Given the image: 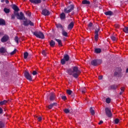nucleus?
Instances as JSON below:
<instances>
[{
  "instance_id": "nucleus-1",
  "label": "nucleus",
  "mask_w": 128,
  "mask_h": 128,
  "mask_svg": "<svg viewBox=\"0 0 128 128\" xmlns=\"http://www.w3.org/2000/svg\"><path fill=\"white\" fill-rule=\"evenodd\" d=\"M12 8L14 10V14L11 16L12 20H14L16 16L17 20H26V16H24V14L22 12L18 13V12H20V8H18L16 5L13 4Z\"/></svg>"
},
{
  "instance_id": "nucleus-2",
  "label": "nucleus",
  "mask_w": 128,
  "mask_h": 128,
  "mask_svg": "<svg viewBox=\"0 0 128 128\" xmlns=\"http://www.w3.org/2000/svg\"><path fill=\"white\" fill-rule=\"evenodd\" d=\"M67 72L70 76H72L74 78H78L80 74V70H78V67L74 66L72 68L67 70Z\"/></svg>"
},
{
  "instance_id": "nucleus-3",
  "label": "nucleus",
  "mask_w": 128,
  "mask_h": 128,
  "mask_svg": "<svg viewBox=\"0 0 128 128\" xmlns=\"http://www.w3.org/2000/svg\"><path fill=\"white\" fill-rule=\"evenodd\" d=\"M32 34L34 36H36V38H41V40H44V34L40 30L32 32Z\"/></svg>"
},
{
  "instance_id": "nucleus-4",
  "label": "nucleus",
  "mask_w": 128,
  "mask_h": 128,
  "mask_svg": "<svg viewBox=\"0 0 128 128\" xmlns=\"http://www.w3.org/2000/svg\"><path fill=\"white\" fill-rule=\"evenodd\" d=\"M74 6L70 4L64 8V12L65 14H70L72 10H74Z\"/></svg>"
},
{
  "instance_id": "nucleus-5",
  "label": "nucleus",
  "mask_w": 128,
  "mask_h": 128,
  "mask_svg": "<svg viewBox=\"0 0 128 128\" xmlns=\"http://www.w3.org/2000/svg\"><path fill=\"white\" fill-rule=\"evenodd\" d=\"M22 20H25L23 21V24L24 26H33L34 25V22H32V21H30V20H28V18H26V17L25 19Z\"/></svg>"
},
{
  "instance_id": "nucleus-6",
  "label": "nucleus",
  "mask_w": 128,
  "mask_h": 128,
  "mask_svg": "<svg viewBox=\"0 0 128 128\" xmlns=\"http://www.w3.org/2000/svg\"><path fill=\"white\" fill-rule=\"evenodd\" d=\"M102 62V60H94L91 61V64L93 66H98V64H101Z\"/></svg>"
},
{
  "instance_id": "nucleus-7",
  "label": "nucleus",
  "mask_w": 128,
  "mask_h": 128,
  "mask_svg": "<svg viewBox=\"0 0 128 128\" xmlns=\"http://www.w3.org/2000/svg\"><path fill=\"white\" fill-rule=\"evenodd\" d=\"M70 60V56L68 54H64V58L61 60V64H65L66 62H68Z\"/></svg>"
},
{
  "instance_id": "nucleus-8",
  "label": "nucleus",
  "mask_w": 128,
  "mask_h": 128,
  "mask_svg": "<svg viewBox=\"0 0 128 128\" xmlns=\"http://www.w3.org/2000/svg\"><path fill=\"white\" fill-rule=\"evenodd\" d=\"M105 112L108 118H112V110H110L108 108H105Z\"/></svg>"
},
{
  "instance_id": "nucleus-9",
  "label": "nucleus",
  "mask_w": 128,
  "mask_h": 128,
  "mask_svg": "<svg viewBox=\"0 0 128 128\" xmlns=\"http://www.w3.org/2000/svg\"><path fill=\"white\" fill-rule=\"evenodd\" d=\"M100 32V27L97 26L95 30L94 34V40L95 42H98V32Z\"/></svg>"
},
{
  "instance_id": "nucleus-10",
  "label": "nucleus",
  "mask_w": 128,
  "mask_h": 128,
  "mask_svg": "<svg viewBox=\"0 0 128 128\" xmlns=\"http://www.w3.org/2000/svg\"><path fill=\"white\" fill-rule=\"evenodd\" d=\"M24 75L25 78H26V80H30V82H32V76L28 72H25L24 73Z\"/></svg>"
},
{
  "instance_id": "nucleus-11",
  "label": "nucleus",
  "mask_w": 128,
  "mask_h": 128,
  "mask_svg": "<svg viewBox=\"0 0 128 128\" xmlns=\"http://www.w3.org/2000/svg\"><path fill=\"white\" fill-rule=\"evenodd\" d=\"M42 14L46 16H50V12L46 8H44L42 10Z\"/></svg>"
},
{
  "instance_id": "nucleus-12",
  "label": "nucleus",
  "mask_w": 128,
  "mask_h": 128,
  "mask_svg": "<svg viewBox=\"0 0 128 128\" xmlns=\"http://www.w3.org/2000/svg\"><path fill=\"white\" fill-rule=\"evenodd\" d=\"M10 38V37L8 35H5L2 36V38H1V42H6Z\"/></svg>"
},
{
  "instance_id": "nucleus-13",
  "label": "nucleus",
  "mask_w": 128,
  "mask_h": 128,
  "mask_svg": "<svg viewBox=\"0 0 128 128\" xmlns=\"http://www.w3.org/2000/svg\"><path fill=\"white\" fill-rule=\"evenodd\" d=\"M30 2L34 4H38L42 2V0H30Z\"/></svg>"
},
{
  "instance_id": "nucleus-14",
  "label": "nucleus",
  "mask_w": 128,
  "mask_h": 128,
  "mask_svg": "<svg viewBox=\"0 0 128 128\" xmlns=\"http://www.w3.org/2000/svg\"><path fill=\"white\" fill-rule=\"evenodd\" d=\"M56 100V94L54 93H50V100L51 102H53V100Z\"/></svg>"
},
{
  "instance_id": "nucleus-15",
  "label": "nucleus",
  "mask_w": 128,
  "mask_h": 128,
  "mask_svg": "<svg viewBox=\"0 0 128 128\" xmlns=\"http://www.w3.org/2000/svg\"><path fill=\"white\" fill-rule=\"evenodd\" d=\"M74 26V22H72L68 26V30H72Z\"/></svg>"
},
{
  "instance_id": "nucleus-16",
  "label": "nucleus",
  "mask_w": 128,
  "mask_h": 128,
  "mask_svg": "<svg viewBox=\"0 0 128 128\" xmlns=\"http://www.w3.org/2000/svg\"><path fill=\"white\" fill-rule=\"evenodd\" d=\"M58 104L56 102H54L52 103L51 104H50L48 106V108H49V110H52V108L54 106H56Z\"/></svg>"
},
{
  "instance_id": "nucleus-17",
  "label": "nucleus",
  "mask_w": 128,
  "mask_h": 128,
  "mask_svg": "<svg viewBox=\"0 0 128 128\" xmlns=\"http://www.w3.org/2000/svg\"><path fill=\"white\" fill-rule=\"evenodd\" d=\"M104 14H106V16H114V12L111 10L106 12Z\"/></svg>"
},
{
  "instance_id": "nucleus-18",
  "label": "nucleus",
  "mask_w": 128,
  "mask_h": 128,
  "mask_svg": "<svg viewBox=\"0 0 128 128\" xmlns=\"http://www.w3.org/2000/svg\"><path fill=\"white\" fill-rule=\"evenodd\" d=\"M55 40L57 42L58 46H62V40L60 39L55 38Z\"/></svg>"
},
{
  "instance_id": "nucleus-19",
  "label": "nucleus",
  "mask_w": 128,
  "mask_h": 128,
  "mask_svg": "<svg viewBox=\"0 0 128 128\" xmlns=\"http://www.w3.org/2000/svg\"><path fill=\"white\" fill-rule=\"evenodd\" d=\"M0 54H5V52H6V49L2 46L0 48Z\"/></svg>"
},
{
  "instance_id": "nucleus-20",
  "label": "nucleus",
  "mask_w": 128,
  "mask_h": 128,
  "mask_svg": "<svg viewBox=\"0 0 128 128\" xmlns=\"http://www.w3.org/2000/svg\"><path fill=\"white\" fill-rule=\"evenodd\" d=\"M0 26H6V20L2 18H0Z\"/></svg>"
},
{
  "instance_id": "nucleus-21",
  "label": "nucleus",
  "mask_w": 128,
  "mask_h": 128,
  "mask_svg": "<svg viewBox=\"0 0 128 128\" xmlns=\"http://www.w3.org/2000/svg\"><path fill=\"white\" fill-rule=\"evenodd\" d=\"M62 34L63 36L68 37V32H66V30H64V29H63L62 30Z\"/></svg>"
},
{
  "instance_id": "nucleus-22",
  "label": "nucleus",
  "mask_w": 128,
  "mask_h": 128,
  "mask_svg": "<svg viewBox=\"0 0 128 128\" xmlns=\"http://www.w3.org/2000/svg\"><path fill=\"white\" fill-rule=\"evenodd\" d=\"M50 45L52 48H54V46L56 45V42L54 41V40H50Z\"/></svg>"
},
{
  "instance_id": "nucleus-23",
  "label": "nucleus",
  "mask_w": 128,
  "mask_h": 128,
  "mask_svg": "<svg viewBox=\"0 0 128 128\" xmlns=\"http://www.w3.org/2000/svg\"><path fill=\"white\" fill-rule=\"evenodd\" d=\"M122 72V69L120 68L119 72H115L114 73V76H120V72Z\"/></svg>"
},
{
  "instance_id": "nucleus-24",
  "label": "nucleus",
  "mask_w": 128,
  "mask_h": 128,
  "mask_svg": "<svg viewBox=\"0 0 128 128\" xmlns=\"http://www.w3.org/2000/svg\"><path fill=\"white\" fill-rule=\"evenodd\" d=\"M60 18L62 20H64V18H66V14H64V12H62L60 14Z\"/></svg>"
},
{
  "instance_id": "nucleus-25",
  "label": "nucleus",
  "mask_w": 128,
  "mask_h": 128,
  "mask_svg": "<svg viewBox=\"0 0 128 128\" xmlns=\"http://www.w3.org/2000/svg\"><path fill=\"white\" fill-rule=\"evenodd\" d=\"M82 4H90V2L89 0H84L82 2Z\"/></svg>"
},
{
  "instance_id": "nucleus-26",
  "label": "nucleus",
  "mask_w": 128,
  "mask_h": 128,
  "mask_svg": "<svg viewBox=\"0 0 128 128\" xmlns=\"http://www.w3.org/2000/svg\"><path fill=\"white\" fill-rule=\"evenodd\" d=\"M96 54H100L102 52V49L100 48H96L94 50Z\"/></svg>"
},
{
  "instance_id": "nucleus-27",
  "label": "nucleus",
  "mask_w": 128,
  "mask_h": 128,
  "mask_svg": "<svg viewBox=\"0 0 128 128\" xmlns=\"http://www.w3.org/2000/svg\"><path fill=\"white\" fill-rule=\"evenodd\" d=\"M6 104H8V100H4L3 101L0 102V106H4Z\"/></svg>"
},
{
  "instance_id": "nucleus-28",
  "label": "nucleus",
  "mask_w": 128,
  "mask_h": 128,
  "mask_svg": "<svg viewBox=\"0 0 128 128\" xmlns=\"http://www.w3.org/2000/svg\"><path fill=\"white\" fill-rule=\"evenodd\" d=\"M110 88L111 90H116V88H118V86L114 84L110 86Z\"/></svg>"
},
{
  "instance_id": "nucleus-29",
  "label": "nucleus",
  "mask_w": 128,
  "mask_h": 128,
  "mask_svg": "<svg viewBox=\"0 0 128 128\" xmlns=\"http://www.w3.org/2000/svg\"><path fill=\"white\" fill-rule=\"evenodd\" d=\"M90 110L92 116H94L95 112H94V110L92 109V107L90 108Z\"/></svg>"
},
{
  "instance_id": "nucleus-30",
  "label": "nucleus",
  "mask_w": 128,
  "mask_h": 128,
  "mask_svg": "<svg viewBox=\"0 0 128 128\" xmlns=\"http://www.w3.org/2000/svg\"><path fill=\"white\" fill-rule=\"evenodd\" d=\"M24 58L25 60H26V58H28V52H24Z\"/></svg>"
},
{
  "instance_id": "nucleus-31",
  "label": "nucleus",
  "mask_w": 128,
  "mask_h": 128,
  "mask_svg": "<svg viewBox=\"0 0 128 128\" xmlns=\"http://www.w3.org/2000/svg\"><path fill=\"white\" fill-rule=\"evenodd\" d=\"M56 28H61V30H64V27H62V24H56Z\"/></svg>"
},
{
  "instance_id": "nucleus-32",
  "label": "nucleus",
  "mask_w": 128,
  "mask_h": 128,
  "mask_svg": "<svg viewBox=\"0 0 128 128\" xmlns=\"http://www.w3.org/2000/svg\"><path fill=\"white\" fill-rule=\"evenodd\" d=\"M123 32H125L126 34H128V27H124L123 28Z\"/></svg>"
},
{
  "instance_id": "nucleus-33",
  "label": "nucleus",
  "mask_w": 128,
  "mask_h": 128,
  "mask_svg": "<svg viewBox=\"0 0 128 128\" xmlns=\"http://www.w3.org/2000/svg\"><path fill=\"white\" fill-rule=\"evenodd\" d=\"M4 12H5L6 14H9V12H10V9L8 8H4Z\"/></svg>"
},
{
  "instance_id": "nucleus-34",
  "label": "nucleus",
  "mask_w": 128,
  "mask_h": 128,
  "mask_svg": "<svg viewBox=\"0 0 128 128\" xmlns=\"http://www.w3.org/2000/svg\"><path fill=\"white\" fill-rule=\"evenodd\" d=\"M86 88H82L80 90L82 94H86Z\"/></svg>"
},
{
  "instance_id": "nucleus-35",
  "label": "nucleus",
  "mask_w": 128,
  "mask_h": 128,
  "mask_svg": "<svg viewBox=\"0 0 128 128\" xmlns=\"http://www.w3.org/2000/svg\"><path fill=\"white\" fill-rule=\"evenodd\" d=\"M35 118H36V120H38V122H41L42 118V116H35Z\"/></svg>"
},
{
  "instance_id": "nucleus-36",
  "label": "nucleus",
  "mask_w": 128,
  "mask_h": 128,
  "mask_svg": "<svg viewBox=\"0 0 128 128\" xmlns=\"http://www.w3.org/2000/svg\"><path fill=\"white\" fill-rule=\"evenodd\" d=\"M0 128H4V124L0 121Z\"/></svg>"
},
{
  "instance_id": "nucleus-37",
  "label": "nucleus",
  "mask_w": 128,
  "mask_h": 128,
  "mask_svg": "<svg viewBox=\"0 0 128 128\" xmlns=\"http://www.w3.org/2000/svg\"><path fill=\"white\" fill-rule=\"evenodd\" d=\"M16 50H16V48H15V49L14 50V51H12V52H11L10 53V54L11 56H12L13 54H16Z\"/></svg>"
},
{
  "instance_id": "nucleus-38",
  "label": "nucleus",
  "mask_w": 128,
  "mask_h": 128,
  "mask_svg": "<svg viewBox=\"0 0 128 128\" xmlns=\"http://www.w3.org/2000/svg\"><path fill=\"white\" fill-rule=\"evenodd\" d=\"M66 92L68 94H69L70 96V94H72V90H66Z\"/></svg>"
},
{
  "instance_id": "nucleus-39",
  "label": "nucleus",
  "mask_w": 128,
  "mask_h": 128,
  "mask_svg": "<svg viewBox=\"0 0 128 128\" xmlns=\"http://www.w3.org/2000/svg\"><path fill=\"white\" fill-rule=\"evenodd\" d=\"M110 38L113 42H115L116 40V38L114 36H111Z\"/></svg>"
},
{
  "instance_id": "nucleus-40",
  "label": "nucleus",
  "mask_w": 128,
  "mask_h": 128,
  "mask_svg": "<svg viewBox=\"0 0 128 128\" xmlns=\"http://www.w3.org/2000/svg\"><path fill=\"white\" fill-rule=\"evenodd\" d=\"M64 112H65V114H70V110L68 108H65L64 110Z\"/></svg>"
},
{
  "instance_id": "nucleus-41",
  "label": "nucleus",
  "mask_w": 128,
  "mask_h": 128,
  "mask_svg": "<svg viewBox=\"0 0 128 128\" xmlns=\"http://www.w3.org/2000/svg\"><path fill=\"white\" fill-rule=\"evenodd\" d=\"M118 122H120V119L116 118L114 120V124H118Z\"/></svg>"
},
{
  "instance_id": "nucleus-42",
  "label": "nucleus",
  "mask_w": 128,
  "mask_h": 128,
  "mask_svg": "<svg viewBox=\"0 0 128 128\" xmlns=\"http://www.w3.org/2000/svg\"><path fill=\"white\" fill-rule=\"evenodd\" d=\"M14 40L16 44H18V36H16L14 38Z\"/></svg>"
},
{
  "instance_id": "nucleus-43",
  "label": "nucleus",
  "mask_w": 128,
  "mask_h": 128,
  "mask_svg": "<svg viewBox=\"0 0 128 128\" xmlns=\"http://www.w3.org/2000/svg\"><path fill=\"white\" fill-rule=\"evenodd\" d=\"M42 54L44 56H46V50H43L42 51Z\"/></svg>"
},
{
  "instance_id": "nucleus-44",
  "label": "nucleus",
  "mask_w": 128,
  "mask_h": 128,
  "mask_svg": "<svg viewBox=\"0 0 128 128\" xmlns=\"http://www.w3.org/2000/svg\"><path fill=\"white\" fill-rule=\"evenodd\" d=\"M106 104H110V98H106Z\"/></svg>"
},
{
  "instance_id": "nucleus-45",
  "label": "nucleus",
  "mask_w": 128,
  "mask_h": 128,
  "mask_svg": "<svg viewBox=\"0 0 128 128\" xmlns=\"http://www.w3.org/2000/svg\"><path fill=\"white\" fill-rule=\"evenodd\" d=\"M32 74L33 76H36V75L38 74V72H36V71L34 70V71H33V72H32Z\"/></svg>"
},
{
  "instance_id": "nucleus-46",
  "label": "nucleus",
  "mask_w": 128,
  "mask_h": 128,
  "mask_svg": "<svg viewBox=\"0 0 128 128\" xmlns=\"http://www.w3.org/2000/svg\"><path fill=\"white\" fill-rule=\"evenodd\" d=\"M88 28H92V23L90 22L88 25Z\"/></svg>"
},
{
  "instance_id": "nucleus-47",
  "label": "nucleus",
  "mask_w": 128,
  "mask_h": 128,
  "mask_svg": "<svg viewBox=\"0 0 128 128\" xmlns=\"http://www.w3.org/2000/svg\"><path fill=\"white\" fill-rule=\"evenodd\" d=\"M62 99L63 100H66V96H62Z\"/></svg>"
},
{
  "instance_id": "nucleus-48",
  "label": "nucleus",
  "mask_w": 128,
  "mask_h": 128,
  "mask_svg": "<svg viewBox=\"0 0 128 128\" xmlns=\"http://www.w3.org/2000/svg\"><path fill=\"white\" fill-rule=\"evenodd\" d=\"M121 92H124V87H122L120 88Z\"/></svg>"
},
{
  "instance_id": "nucleus-49",
  "label": "nucleus",
  "mask_w": 128,
  "mask_h": 128,
  "mask_svg": "<svg viewBox=\"0 0 128 128\" xmlns=\"http://www.w3.org/2000/svg\"><path fill=\"white\" fill-rule=\"evenodd\" d=\"M2 112H4V110L0 107V114H2Z\"/></svg>"
},
{
  "instance_id": "nucleus-50",
  "label": "nucleus",
  "mask_w": 128,
  "mask_h": 128,
  "mask_svg": "<svg viewBox=\"0 0 128 128\" xmlns=\"http://www.w3.org/2000/svg\"><path fill=\"white\" fill-rule=\"evenodd\" d=\"M104 124V121L100 120V122L98 123V124Z\"/></svg>"
},
{
  "instance_id": "nucleus-51",
  "label": "nucleus",
  "mask_w": 128,
  "mask_h": 128,
  "mask_svg": "<svg viewBox=\"0 0 128 128\" xmlns=\"http://www.w3.org/2000/svg\"><path fill=\"white\" fill-rule=\"evenodd\" d=\"M5 2H6V4H10V1H8V0H6Z\"/></svg>"
},
{
  "instance_id": "nucleus-52",
  "label": "nucleus",
  "mask_w": 128,
  "mask_h": 128,
  "mask_svg": "<svg viewBox=\"0 0 128 128\" xmlns=\"http://www.w3.org/2000/svg\"><path fill=\"white\" fill-rule=\"evenodd\" d=\"M28 16H32V13L31 12H28Z\"/></svg>"
},
{
  "instance_id": "nucleus-53",
  "label": "nucleus",
  "mask_w": 128,
  "mask_h": 128,
  "mask_svg": "<svg viewBox=\"0 0 128 128\" xmlns=\"http://www.w3.org/2000/svg\"><path fill=\"white\" fill-rule=\"evenodd\" d=\"M98 78H99V80H102V76H100Z\"/></svg>"
},
{
  "instance_id": "nucleus-54",
  "label": "nucleus",
  "mask_w": 128,
  "mask_h": 128,
  "mask_svg": "<svg viewBox=\"0 0 128 128\" xmlns=\"http://www.w3.org/2000/svg\"><path fill=\"white\" fill-rule=\"evenodd\" d=\"M124 92H120V96H122V93H123Z\"/></svg>"
},
{
  "instance_id": "nucleus-55",
  "label": "nucleus",
  "mask_w": 128,
  "mask_h": 128,
  "mask_svg": "<svg viewBox=\"0 0 128 128\" xmlns=\"http://www.w3.org/2000/svg\"><path fill=\"white\" fill-rule=\"evenodd\" d=\"M126 74H128V68L126 70Z\"/></svg>"
},
{
  "instance_id": "nucleus-56",
  "label": "nucleus",
  "mask_w": 128,
  "mask_h": 128,
  "mask_svg": "<svg viewBox=\"0 0 128 128\" xmlns=\"http://www.w3.org/2000/svg\"><path fill=\"white\" fill-rule=\"evenodd\" d=\"M4 2V0H1V2Z\"/></svg>"
},
{
  "instance_id": "nucleus-57",
  "label": "nucleus",
  "mask_w": 128,
  "mask_h": 128,
  "mask_svg": "<svg viewBox=\"0 0 128 128\" xmlns=\"http://www.w3.org/2000/svg\"><path fill=\"white\" fill-rule=\"evenodd\" d=\"M68 4H72V2L69 1V2H68Z\"/></svg>"
},
{
  "instance_id": "nucleus-58",
  "label": "nucleus",
  "mask_w": 128,
  "mask_h": 128,
  "mask_svg": "<svg viewBox=\"0 0 128 128\" xmlns=\"http://www.w3.org/2000/svg\"><path fill=\"white\" fill-rule=\"evenodd\" d=\"M2 36V33L0 32V36Z\"/></svg>"
},
{
  "instance_id": "nucleus-59",
  "label": "nucleus",
  "mask_w": 128,
  "mask_h": 128,
  "mask_svg": "<svg viewBox=\"0 0 128 128\" xmlns=\"http://www.w3.org/2000/svg\"><path fill=\"white\" fill-rule=\"evenodd\" d=\"M44 2L46 1V0H43Z\"/></svg>"
},
{
  "instance_id": "nucleus-60",
  "label": "nucleus",
  "mask_w": 128,
  "mask_h": 128,
  "mask_svg": "<svg viewBox=\"0 0 128 128\" xmlns=\"http://www.w3.org/2000/svg\"><path fill=\"white\" fill-rule=\"evenodd\" d=\"M25 0H24V2H25Z\"/></svg>"
},
{
  "instance_id": "nucleus-61",
  "label": "nucleus",
  "mask_w": 128,
  "mask_h": 128,
  "mask_svg": "<svg viewBox=\"0 0 128 128\" xmlns=\"http://www.w3.org/2000/svg\"><path fill=\"white\" fill-rule=\"evenodd\" d=\"M116 28H118V26H117Z\"/></svg>"
}]
</instances>
